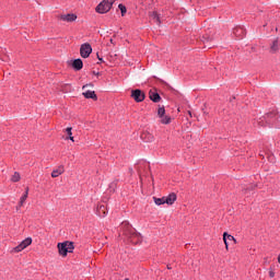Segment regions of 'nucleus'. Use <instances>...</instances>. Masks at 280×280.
<instances>
[{"instance_id": "7c9ffc66", "label": "nucleus", "mask_w": 280, "mask_h": 280, "mask_svg": "<svg viewBox=\"0 0 280 280\" xmlns=\"http://www.w3.org/2000/svg\"><path fill=\"white\" fill-rule=\"evenodd\" d=\"M115 1H117V0H113L114 3H115Z\"/></svg>"}, {"instance_id": "f03ea898", "label": "nucleus", "mask_w": 280, "mask_h": 280, "mask_svg": "<svg viewBox=\"0 0 280 280\" xmlns=\"http://www.w3.org/2000/svg\"><path fill=\"white\" fill-rule=\"evenodd\" d=\"M57 248L61 257H67V254L73 253L75 247L73 246V242L66 241L63 243H58Z\"/></svg>"}, {"instance_id": "4be33fe9", "label": "nucleus", "mask_w": 280, "mask_h": 280, "mask_svg": "<svg viewBox=\"0 0 280 280\" xmlns=\"http://www.w3.org/2000/svg\"><path fill=\"white\" fill-rule=\"evenodd\" d=\"M25 200H27V192H25L21 199H20V207H23L25 205Z\"/></svg>"}, {"instance_id": "cd10ccee", "label": "nucleus", "mask_w": 280, "mask_h": 280, "mask_svg": "<svg viewBox=\"0 0 280 280\" xmlns=\"http://www.w3.org/2000/svg\"><path fill=\"white\" fill-rule=\"evenodd\" d=\"M21 207H22V206H21V203H20L19 207H16V211H19V209H21Z\"/></svg>"}, {"instance_id": "412c9836", "label": "nucleus", "mask_w": 280, "mask_h": 280, "mask_svg": "<svg viewBox=\"0 0 280 280\" xmlns=\"http://www.w3.org/2000/svg\"><path fill=\"white\" fill-rule=\"evenodd\" d=\"M12 183H19L21 180V174L15 172L11 178Z\"/></svg>"}, {"instance_id": "4468645a", "label": "nucleus", "mask_w": 280, "mask_h": 280, "mask_svg": "<svg viewBox=\"0 0 280 280\" xmlns=\"http://www.w3.org/2000/svg\"><path fill=\"white\" fill-rule=\"evenodd\" d=\"M61 174H65V166H59L58 168L54 170L51 173L52 178H58Z\"/></svg>"}, {"instance_id": "39448f33", "label": "nucleus", "mask_w": 280, "mask_h": 280, "mask_svg": "<svg viewBox=\"0 0 280 280\" xmlns=\"http://www.w3.org/2000/svg\"><path fill=\"white\" fill-rule=\"evenodd\" d=\"M92 52H93V48L91 47V44L85 43L81 45V48H80L81 58H89Z\"/></svg>"}, {"instance_id": "b1692460", "label": "nucleus", "mask_w": 280, "mask_h": 280, "mask_svg": "<svg viewBox=\"0 0 280 280\" xmlns=\"http://www.w3.org/2000/svg\"><path fill=\"white\" fill-rule=\"evenodd\" d=\"M71 130H72L71 127H68V128L66 129V132H67L68 137H71V135H73V133L71 132Z\"/></svg>"}, {"instance_id": "ddd939ff", "label": "nucleus", "mask_w": 280, "mask_h": 280, "mask_svg": "<svg viewBox=\"0 0 280 280\" xmlns=\"http://www.w3.org/2000/svg\"><path fill=\"white\" fill-rule=\"evenodd\" d=\"M72 67L75 71H81L82 67H84V63L82 62V59H75L72 62Z\"/></svg>"}, {"instance_id": "a878e982", "label": "nucleus", "mask_w": 280, "mask_h": 280, "mask_svg": "<svg viewBox=\"0 0 280 280\" xmlns=\"http://www.w3.org/2000/svg\"><path fill=\"white\" fill-rule=\"evenodd\" d=\"M70 141H75L72 136L69 137Z\"/></svg>"}, {"instance_id": "0eeeda50", "label": "nucleus", "mask_w": 280, "mask_h": 280, "mask_svg": "<svg viewBox=\"0 0 280 280\" xmlns=\"http://www.w3.org/2000/svg\"><path fill=\"white\" fill-rule=\"evenodd\" d=\"M131 97L135 102H143V100H145V93L141 90H133L131 91Z\"/></svg>"}, {"instance_id": "9d476101", "label": "nucleus", "mask_w": 280, "mask_h": 280, "mask_svg": "<svg viewBox=\"0 0 280 280\" xmlns=\"http://www.w3.org/2000/svg\"><path fill=\"white\" fill-rule=\"evenodd\" d=\"M149 16L156 23V25H161V15L156 11L150 12Z\"/></svg>"}, {"instance_id": "a211bd4d", "label": "nucleus", "mask_w": 280, "mask_h": 280, "mask_svg": "<svg viewBox=\"0 0 280 280\" xmlns=\"http://www.w3.org/2000/svg\"><path fill=\"white\" fill-rule=\"evenodd\" d=\"M141 139H143L147 142H150V141H154V136H152L148 132H144L141 135Z\"/></svg>"}, {"instance_id": "6e6552de", "label": "nucleus", "mask_w": 280, "mask_h": 280, "mask_svg": "<svg viewBox=\"0 0 280 280\" xmlns=\"http://www.w3.org/2000/svg\"><path fill=\"white\" fill-rule=\"evenodd\" d=\"M77 19H78V15L73 13L60 15V20L66 21L67 23H73V21H75Z\"/></svg>"}, {"instance_id": "dca6fc26", "label": "nucleus", "mask_w": 280, "mask_h": 280, "mask_svg": "<svg viewBox=\"0 0 280 280\" xmlns=\"http://www.w3.org/2000/svg\"><path fill=\"white\" fill-rule=\"evenodd\" d=\"M279 51V39H275L270 46V52L271 54H277Z\"/></svg>"}, {"instance_id": "2eb2a0df", "label": "nucleus", "mask_w": 280, "mask_h": 280, "mask_svg": "<svg viewBox=\"0 0 280 280\" xmlns=\"http://www.w3.org/2000/svg\"><path fill=\"white\" fill-rule=\"evenodd\" d=\"M96 211H97V215H100V218H106V213H108L106 206H100Z\"/></svg>"}, {"instance_id": "423d86ee", "label": "nucleus", "mask_w": 280, "mask_h": 280, "mask_svg": "<svg viewBox=\"0 0 280 280\" xmlns=\"http://www.w3.org/2000/svg\"><path fill=\"white\" fill-rule=\"evenodd\" d=\"M32 244V237H27L24 241L21 242L16 247H14V253H21L22 250H25L27 246H31Z\"/></svg>"}, {"instance_id": "f257e3e1", "label": "nucleus", "mask_w": 280, "mask_h": 280, "mask_svg": "<svg viewBox=\"0 0 280 280\" xmlns=\"http://www.w3.org/2000/svg\"><path fill=\"white\" fill-rule=\"evenodd\" d=\"M121 229L124 230L125 235H127V237H130L132 244H139V242H141V234L137 233L128 221H124L121 223Z\"/></svg>"}, {"instance_id": "9b49d317", "label": "nucleus", "mask_w": 280, "mask_h": 280, "mask_svg": "<svg viewBox=\"0 0 280 280\" xmlns=\"http://www.w3.org/2000/svg\"><path fill=\"white\" fill-rule=\"evenodd\" d=\"M149 97L151 102H154L155 104H159V102H161V95H159V93L156 92H149Z\"/></svg>"}, {"instance_id": "7ed1b4c3", "label": "nucleus", "mask_w": 280, "mask_h": 280, "mask_svg": "<svg viewBox=\"0 0 280 280\" xmlns=\"http://www.w3.org/2000/svg\"><path fill=\"white\" fill-rule=\"evenodd\" d=\"M113 0H103L97 7L96 12L98 14H106L107 12H110V9L113 8Z\"/></svg>"}, {"instance_id": "c85d7f7f", "label": "nucleus", "mask_w": 280, "mask_h": 280, "mask_svg": "<svg viewBox=\"0 0 280 280\" xmlns=\"http://www.w3.org/2000/svg\"><path fill=\"white\" fill-rule=\"evenodd\" d=\"M86 86H89V84H86V85H83V89H86Z\"/></svg>"}, {"instance_id": "6ab92c4d", "label": "nucleus", "mask_w": 280, "mask_h": 280, "mask_svg": "<svg viewBox=\"0 0 280 280\" xmlns=\"http://www.w3.org/2000/svg\"><path fill=\"white\" fill-rule=\"evenodd\" d=\"M233 34H234L235 36H244V28H242V27H236V28H234Z\"/></svg>"}, {"instance_id": "c756f323", "label": "nucleus", "mask_w": 280, "mask_h": 280, "mask_svg": "<svg viewBox=\"0 0 280 280\" xmlns=\"http://www.w3.org/2000/svg\"><path fill=\"white\" fill-rule=\"evenodd\" d=\"M167 268H168V270H170L172 267L168 266Z\"/></svg>"}, {"instance_id": "5701e85b", "label": "nucleus", "mask_w": 280, "mask_h": 280, "mask_svg": "<svg viewBox=\"0 0 280 280\" xmlns=\"http://www.w3.org/2000/svg\"><path fill=\"white\" fill-rule=\"evenodd\" d=\"M118 8H119V10H120V12H121V16H125V14H126V12H127L126 5L119 4Z\"/></svg>"}, {"instance_id": "f3484780", "label": "nucleus", "mask_w": 280, "mask_h": 280, "mask_svg": "<svg viewBox=\"0 0 280 280\" xmlns=\"http://www.w3.org/2000/svg\"><path fill=\"white\" fill-rule=\"evenodd\" d=\"M84 97H86V100H97V95L95 94V91H86L83 92Z\"/></svg>"}, {"instance_id": "393cba45", "label": "nucleus", "mask_w": 280, "mask_h": 280, "mask_svg": "<svg viewBox=\"0 0 280 280\" xmlns=\"http://www.w3.org/2000/svg\"><path fill=\"white\" fill-rule=\"evenodd\" d=\"M269 277H270L271 279H273V277H275V271L270 270V271H269Z\"/></svg>"}, {"instance_id": "20e7f679", "label": "nucleus", "mask_w": 280, "mask_h": 280, "mask_svg": "<svg viewBox=\"0 0 280 280\" xmlns=\"http://www.w3.org/2000/svg\"><path fill=\"white\" fill-rule=\"evenodd\" d=\"M158 117L160 118L161 124H164V125L172 124V117L165 114V106H159Z\"/></svg>"}, {"instance_id": "aec40b11", "label": "nucleus", "mask_w": 280, "mask_h": 280, "mask_svg": "<svg viewBox=\"0 0 280 280\" xmlns=\"http://www.w3.org/2000/svg\"><path fill=\"white\" fill-rule=\"evenodd\" d=\"M153 200L155 205H158V207H160V205H165V197H162V198L153 197Z\"/></svg>"}, {"instance_id": "bb28decb", "label": "nucleus", "mask_w": 280, "mask_h": 280, "mask_svg": "<svg viewBox=\"0 0 280 280\" xmlns=\"http://www.w3.org/2000/svg\"><path fill=\"white\" fill-rule=\"evenodd\" d=\"M25 194L27 195L30 194V188H26Z\"/></svg>"}, {"instance_id": "1a4fd4ad", "label": "nucleus", "mask_w": 280, "mask_h": 280, "mask_svg": "<svg viewBox=\"0 0 280 280\" xmlns=\"http://www.w3.org/2000/svg\"><path fill=\"white\" fill-rule=\"evenodd\" d=\"M223 242L225 244L226 250H229V242H236L235 237L226 232L223 233Z\"/></svg>"}, {"instance_id": "f8f14e48", "label": "nucleus", "mask_w": 280, "mask_h": 280, "mask_svg": "<svg viewBox=\"0 0 280 280\" xmlns=\"http://www.w3.org/2000/svg\"><path fill=\"white\" fill-rule=\"evenodd\" d=\"M173 202H176V194L172 192L164 197V205H172Z\"/></svg>"}]
</instances>
